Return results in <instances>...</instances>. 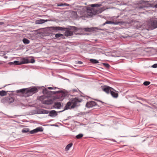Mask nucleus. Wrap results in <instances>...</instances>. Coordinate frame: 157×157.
<instances>
[{
	"label": "nucleus",
	"mask_w": 157,
	"mask_h": 157,
	"mask_svg": "<svg viewBox=\"0 0 157 157\" xmlns=\"http://www.w3.org/2000/svg\"><path fill=\"white\" fill-rule=\"evenodd\" d=\"M145 2V1L140 0L138 1L137 3L138 5L142 4H144V3Z\"/></svg>",
	"instance_id": "obj_40"
},
{
	"label": "nucleus",
	"mask_w": 157,
	"mask_h": 157,
	"mask_svg": "<svg viewBox=\"0 0 157 157\" xmlns=\"http://www.w3.org/2000/svg\"><path fill=\"white\" fill-rule=\"evenodd\" d=\"M76 63L78 64H82L83 63V62L81 61H76Z\"/></svg>",
	"instance_id": "obj_50"
},
{
	"label": "nucleus",
	"mask_w": 157,
	"mask_h": 157,
	"mask_svg": "<svg viewBox=\"0 0 157 157\" xmlns=\"http://www.w3.org/2000/svg\"><path fill=\"white\" fill-rule=\"evenodd\" d=\"M9 96L3 98L1 102L4 103L10 104L12 103V106H17L19 105V102L15 100V98L11 96L13 95L12 93L9 94Z\"/></svg>",
	"instance_id": "obj_3"
},
{
	"label": "nucleus",
	"mask_w": 157,
	"mask_h": 157,
	"mask_svg": "<svg viewBox=\"0 0 157 157\" xmlns=\"http://www.w3.org/2000/svg\"><path fill=\"white\" fill-rule=\"evenodd\" d=\"M122 37L124 38H126L127 37V36H122Z\"/></svg>",
	"instance_id": "obj_60"
},
{
	"label": "nucleus",
	"mask_w": 157,
	"mask_h": 157,
	"mask_svg": "<svg viewBox=\"0 0 157 157\" xmlns=\"http://www.w3.org/2000/svg\"><path fill=\"white\" fill-rule=\"evenodd\" d=\"M63 124L66 125H69V124L67 123H63Z\"/></svg>",
	"instance_id": "obj_56"
},
{
	"label": "nucleus",
	"mask_w": 157,
	"mask_h": 157,
	"mask_svg": "<svg viewBox=\"0 0 157 157\" xmlns=\"http://www.w3.org/2000/svg\"><path fill=\"white\" fill-rule=\"evenodd\" d=\"M27 88L21 89L20 90H16V92L17 93H21L22 94H26L27 96L28 95V93L27 92Z\"/></svg>",
	"instance_id": "obj_19"
},
{
	"label": "nucleus",
	"mask_w": 157,
	"mask_h": 157,
	"mask_svg": "<svg viewBox=\"0 0 157 157\" xmlns=\"http://www.w3.org/2000/svg\"><path fill=\"white\" fill-rule=\"evenodd\" d=\"M66 107V105H65V106L64 107V109L62 110V111H58L57 112V113H61V112H63V111H64L65 110H67V109H65V108Z\"/></svg>",
	"instance_id": "obj_49"
},
{
	"label": "nucleus",
	"mask_w": 157,
	"mask_h": 157,
	"mask_svg": "<svg viewBox=\"0 0 157 157\" xmlns=\"http://www.w3.org/2000/svg\"><path fill=\"white\" fill-rule=\"evenodd\" d=\"M7 85H5V86H4L3 87H2V88H1V89L2 88H3L4 87H5V86H6Z\"/></svg>",
	"instance_id": "obj_62"
},
{
	"label": "nucleus",
	"mask_w": 157,
	"mask_h": 157,
	"mask_svg": "<svg viewBox=\"0 0 157 157\" xmlns=\"http://www.w3.org/2000/svg\"><path fill=\"white\" fill-rule=\"evenodd\" d=\"M24 44H27L30 43V40L26 38H24L22 40Z\"/></svg>",
	"instance_id": "obj_24"
},
{
	"label": "nucleus",
	"mask_w": 157,
	"mask_h": 157,
	"mask_svg": "<svg viewBox=\"0 0 157 157\" xmlns=\"http://www.w3.org/2000/svg\"><path fill=\"white\" fill-rule=\"evenodd\" d=\"M85 107L87 108H90L95 107L94 109H100L101 107L98 105L97 102L93 101H87Z\"/></svg>",
	"instance_id": "obj_10"
},
{
	"label": "nucleus",
	"mask_w": 157,
	"mask_h": 157,
	"mask_svg": "<svg viewBox=\"0 0 157 157\" xmlns=\"http://www.w3.org/2000/svg\"><path fill=\"white\" fill-rule=\"evenodd\" d=\"M102 63L107 69L109 68L110 67L109 64L107 63Z\"/></svg>",
	"instance_id": "obj_35"
},
{
	"label": "nucleus",
	"mask_w": 157,
	"mask_h": 157,
	"mask_svg": "<svg viewBox=\"0 0 157 157\" xmlns=\"http://www.w3.org/2000/svg\"><path fill=\"white\" fill-rule=\"evenodd\" d=\"M78 89H72V90H70V91H69V93L71 94L72 93H74V92H78Z\"/></svg>",
	"instance_id": "obj_37"
},
{
	"label": "nucleus",
	"mask_w": 157,
	"mask_h": 157,
	"mask_svg": "<svg viewBox=\"0 0 157 157\" xmlns=\"http://www.w3.org/2000/svg\"><path fill=\"white\" fill-rule=\"evenodd\" d=\"M101 6V4L95 3L90 5V7H86V11L88 13V15H89V16H90L91 17H92L93 15H95L96 14H98L100 13H101L103 11V10H97L94 8L98 7Z\"/></svg>",
	"instance_id": "obj_2"
},
{
	"label": "nucleus",
	"mask_w": 157,
	"mask_h": 157,
	"mask_svg": "<svg viewBox=\"0 0 157 157\" xmlns=\"http://www.w3.org/2000/svg\"><path fill=\"white\" fill-rule=\"evenodd\" d=\"M137 99H138L141 100H143V98H140V97H137Z\"/></svg>",
	"instance_id": "obj_53"
},
{
	"label": "nucleus",
	"mask_w": 157,
	"mask_h": 157,
	"mask_svg": "<svg viewBox=\"0 0 157 157\" xmlns=\"http://www.w3.org/2000/svg\"><path fill=\"white\" fill-rule=\"evenodd\" d=\"M42 92L44 94H45L47 95H50V91H49L48 90V89L47 88H44L43 89H42ZM42 89H41V90Z\"/></svg>",
	"instance_id": "obj_22"
},
{
	"label": "nucleus",
	"mask_w": 157,
	"mask_h": 157,
	"mask_svg": "<svg viewBox=\"0 0 157 157\" xmlns=\"http://www.w3.org/2000/svg\"><path fill=\"white\" fill-rule=\"evenodd\" d=\"M65 91L61 90L60 91H62L60 92V93L61 94H59V96L61 98V101H62L66 97L68 98L69 95H71L72 96V97H75V96L74 95H72L70 94L69 91H66L64 90Z\"/></svg>",
	"instance_id": "obj_12"
},
{
	"label": "nucleus",
	"mask_w": 157,
	"mask_h": 157,
	"mask_svg": "<svg viewBox=\"0 0 157 157\" xmlns=\"http://www.w3.org/2000/svg\"><path fill=\"white\" fill-rule=\"evenodd\" d=\"M92 110H90L89 111L86 112H80L79 113H78V114L81 115H86L88 114L89 113H90L91 112Z\"/></svg>",
	"instance_id": "obj_32"
},
{
	"label": "nucleus",
	"mask_w": 157,
	"mask_h": 157,
	"mask_svg": "<svg viewBox=\"0 0 157 157\" xmlns=\"http://www.w3.org/2000/svg\"><path fill=\"white\" fill-rule=\"evenodd\" d=\"M150 83L151 82L149 81H145L144 82L143 84L144 86H147L149 85Z\"/></svg>",
	"instance_id": "obj_38"
},
{
	"label": "nucleus",
	"mask_w": 157,
	"mask_h": 157,
	"mask_svg": "<svg viewBox=\"0 0 157 157\" xmlns=\"http://www.w3.org/2000/svg\"><path fill=\"white\" fill-rule=\"evenodd\" d=\"M21 132L24 133L29 132V128H24L22 130Z\"/></svg>",
	"instance_id": "obj_33"
},
{
	"label": "nucleus",
	"mask_w": 157,
	"mask_h": 157,
	"mask_svg": "<svg viewBox=\"0 0 157 157\" xmlns=\"http://www.w3.org/2000/svg\"><path fill=\"white\" fill-rule=\"evenodd\" d=\"M83 135L82 133H80L76 136V138L78 139L82 138L83 136Z\"/></svg>",
	"instance_id": "obj_34"
},
{
	"label": "nucleus",
	"mask_w": 157,
	"mask_h": 157,
	"mask_svg": "<svg viewBox=\"0 0 157 157\" xmlns=\"http://www.w3.org/2000/svg\"><path fill=\"white\" fill-rule=\"evenodd\" d=\"M37 133L36 129H34L30 131H29V134H33Z\"/></svg>",
	"instance_id": "obj_41"
},
{
	"label": "nucleus",
	"mask_w": 157,
	"mask_h": 157,
	"mask_svg": "<svg viewBox=\"0 0 157 157\" xmlns=\"http://www.w3.org/2000/svg\"><path fill=\"white\" fill-rule=\"evenodd\" d=\"M10 92V91H6L4 90H2L1 91V96H4L6 95L8 92Z\"/></svg>",
	"instance_id": "obj_28"
},
{
	"label": "nucleus",
	"mask_w": 157,
	"mask_h": 157,
	"mask_svg": "<svg viewBox=\"0 0 157 157\" xmlns=\"http://www.w3.org/2000/svg\"><path fill=\"white\" fill-rule=\"evenodd\" d=\"M71 117V116H68L67 117V119L68 120L69 119L71 118V117Z\"/></svg>",
	"instance_id": "obj_55"
},
{
	"label": "nucleus",
	"mask_w": 157,
	"mask_h": 157,
	"mask_svg": "<svg viewBox=\"0 0 157 157\" xmlns=\"http://www.w3.org/2000/svg\"><path fill=\"white\" fill-rule=\"evenodd\" d=\"M4 23L3 22L1 21V25H2L3 24H4Z\"/></svg>",
	"instance_id": "obj_57"
},
{
	"label": "nucleus",
	"mask_w": 157,
	"mask_h": 157,
	"mask_svg": "<svg viewBox=\"0 0 157 157\" xmlns=\"http://www.w3.org/2000/svg\"><path fill=\"white\" fill-rule=\"evenodd\" d=\"M44 88V86H32L27 88V92L28 93L27 96H32L40 90L42 88Z\"/></svg>",
	"instance_id": "obj_6"
},
{
	"label": "nucleus",
	"mask_w": 157,
	"mask_h": 157,
	"mask_svg": "<svg viewBox=\"0 0 157 157\" xmlns=\"http://www.w3.org/2000/svg\"><path fill=\"white\" fill-rule=\"evenodd\" d=\"M8 64L10 65H12L14 64L13 63V62H10L8 63Z\"/></svg>",
	"instance_id": "obj_51"
},
{
	"label": "nucleus",
	"mask_w": 157,
	"mask_h": 157,
	"mask_svg": "<svg viewBox=\"0 0 157 157\" xmlns=\"http://www.w3.org/2000/svg\"><path fill=\"white\" fill-rule=\"evenodd\" d=\"M49 110H45L44 109L43 114H48V113Z\"/></svg>",
	"instance_id": "obj_46"
},
{
	"label": "nucleus",
	"mask_w": 157,
	"mask_h": 157,
	"mask_svg": "<svg viewBox=\"0 0 157 157\" xmlns=\"http://www.w3.org/2000/svg\"><path fill=\"white\" fill-rule=\"evenodd\" d=\"M4 55L5 54L3 52L1 51V56L2 57H3L7 59L8 57L7 56H4Z\"/></svg>",
	"instance_id": "obj_42"
},
{
	"label": "nucleus",
	"mask_w": 157,
	"mask_h": 157,
	"mask_svg": "<svg viewBox=\"0 0 157 157\" xmlns=\"http://www.w3.org/2000/svg\"><path fill=\"white\" fill-rule=\"evenodd\" d=\"M62 91L58 90L57 91H50V95H53L56 94H59L60 93V92H61Z\"/></svg>",
	"instance_id": "obj_31"
},
{
	"label": "nucleus",
	"mask_w": 157,
	"mask_h": 157,
	"mask_svg": "<svg viewBox=\"0 0 157 157\" xmlns=\"http://www.w3.org/2000/svg\"><path fill=\"white\" fill-rule=\"evenodd\" d=\"M78 33H75L76 35L77 34H82V33H81L80 32L84 31L86 32H98V30L105 31L107 29L105 28L102 29L99 28V27H92L90 28L87 27H78Z\"/></svg>",
	"instance_id": "obj_4"
},
{
	"label": "nucleus",
	"mask_w": 157,
	"mask_h": 157,
	"mask_svg": "<svg viewBox=\"0 0 157 157\" xmlns=\"http://www.w3.org/2000/svg\"><path fill=\"white\" fill-rule=\"evenodd\" d=\"M110 94L114 98H117L118 96V94L116 92V91L112 90L111 91Z\"/></svg>",
	"instance_id": "obj_20"
},
{
	"label": "nucleus",
	"mask_w": 157,
	"mask_h": 157,
	"mask_svg": "<svg viewBox=\"0 0 157 157\" xmlns=\"http://www.w3.org/2000/svg\"><path fill=\"white\" fill-rule=\"evenodd\" d=\"M112 141H113L116 142V141H115V140H113V139Z\"/></svg>",
	"instance_id": "obj_64"
},
{
	"label": "nucleus",
	"mask_w": 157,
	"mask_h": 157,
	"mask_svg": "<svg viewBox=\"0 0 157 157\" xmlns=\"http://www.w3.org/2000/svg\"><path fill=\"white\" fill-rule=\"evenodd\" d=\"M48 116L51 117H53L56 116L58 115L57 112L56 110H52L50 111H49Z\"/></svg>",
	"instance_id": "obj_17"
},
{
	"label": "nucleus",
	"mask_w": 157,
	"mask_h": 157,
	"mask_svg": "<svg viewBox=\"0 0 157 157\" xmlns=\"http://www.w3.org/2000/svg\"><path fill=\"white\" fill-rule=\"evenodd\" d=\"M69 101L65 104V109H71L75 108H77L80 105V104H78V103L81 102L83 101L82 99L76 97L75 98H69Z\"/></svg>",
	"instance_id": "obj_1"
},
{
	"label": "nucleus",
	"mask_w": 157,
	"mask_h": 157,
	"mask_svg": "<svg viewBox=\"0 0 157 157\" xmlns=\"http://www.w3.org/2000/svg\"><path fill=\"white\" fill-rule=\"evenodd\" d=\"M72 145L73 144L72 143H71L69 144L65 148V150L66 151H68L70 149V148L72 146Z\"/></svg>",
	"instance_id": "obj_25"
},
{
	"label": "nucleus",
	"mask_w": 157,
	"mask_h": 157,
	"mask_svg": "<svg viewBox=\"0 0 157 157\" xmlns=\"http://www.w3.org/2000/svg\"><path fill=\"white\" fill-rule=\"evenodd\" d=\"M44 126H55L56 127H59V126L56 124H46L44 125Z\"/></svg>",
	"instance_id": "obj_43"
},
{
	"label": "nucleus",
	"mask_w": 157,
	"mask_h": 157,
	"mask_svg": "<svg viewBox=\"0 0 157 157\" xmlns=\"http://www.w3.org/2000/svg\"><path fill=\"white\" fill-rule=\"evenodd\" d=\"M69 6V5L68 4L64 2L60 3L57 5L58 6Z\"/></svg>",
	"instance_id": "obj_26"
},
{
	"label": "nucleus",
	"mask_w": 157,
	"mask_h": 157,
	"mask_svg": "<svg viewBox=\"0 0 157 157\" xmlns=\"http://www.w3.org/2000/svg\"><path fill=\"white\" fill-rule=\"evenodd\" d=\"M78 90L80 92L81 94L80 95V97H84V98H85V97H87L88 98H90L91 99H92L93 100H94L95 101H98V102H100L101 103L104 105H104V104H108L106 103H105L102 101H101V100H99V99H95V98H92L89 96H87V95H84V94L82 93V92H81V91H80V90Z\"/></svg>",
	"instance_id": "obj_15"
},
{
	"label": "nucleus",
	"mask_w": 157,
	"mask_h": 157,
	"mask_svg": "<svg viewBox=\"0 0 157 157\" xmlns=\"http://www.w3.org/2000/svg\"><path fill=\"white\" fill-rule=\"evenodd\" d=\"M47 88L49 90H55L56 89H60V88H59L57 87H47Z\"/></svg>",
	"instance_id": "obj_39"
},
{
	"label": "nucleus",
	"mask_w": 157,
	"mask_h": 157,
	"mask_svg": "<svg viewBox=\"0 0 157 157\" xmlns=\"http://www.w3.org/2000/svg\"><path fill=\"white\" fill-rule=\"evenodd\" d=\"M21 64H23L26 63H29V59L26 57H23L21 59Z\"/></svg>",
	"instance_id": "obj_21"
},
{
	"label": "nucleus",
	"mask_w": 157,
	"mask_h": 157,
	"mask_svg": "<svg viewBox=\"0 0 157 157\" xmlns=\"http://www.w3.org/2000/svg\"><path fill=\"white\" fill-rule=\"evenodd\" d=\"M78 27L74 26H69L67 27H65L64 29V36H68L73 35V33H78Z\"/></svg>",
	"instance_id": "obj_5"
},
{
	"label": "nucleus",
	"mask_w": 157,
	"mask_h": 157,
	"mask_svg": "<svg viewBox=\"0 0 157 157\" xmlns=\"http://www.w3.org/2000/svg\"><path fill=\"white\" fill-rule=\"evenodd\" d=\"M137 102H138L139 103H140L142 105H143V104L142 103H141L139 101H137Z\"/></svg>",
	"instance_id": "obj_59"
},
{
	"label": "nucleus",
	"mask_w": 157,
	"mask_h": 157,
	"mask_svg": "<svg viewBox=\"0 0 157 157\" xmlns=\"http://www.w3.org/2000/svg\"><path fill=\"white\" fill-rule=\"evenodd\" d=\"M52 120H50V121H49L48 122H50V121H52Z\"/></svg>",
	"instance_id": "obj_63"
},
{
	"label": "nucleus",
	"mask_w": 157,
	"mask_h": 157,
	"mask_svg": "<svg viewBox=\"0 0 157 157\" xmlns=\"http://www.w3.org/2000/svg\"><path fill=\"white\" fill-rule=\"evenodd\" d=\"M37 133L38 132H42L43 131L44 128L41 126L38 127L36 128Z\"/></svg>",
	"instance_id": "obj_27"
},
{
	"label": "nucleus",
	"mask_w": 157,
	"mask_h": 157,
	"mask_svg": "<svg viewBox=\"0 0 157 157\" xmlns=\"http://www.w3.org/2000/svg\"><path fill=\"white\" fill-rule=\"evenodd\" d=\"M46 36H49L52 37V39H58L59 40L60 38H65L64 35L63 34L58 33L56 34L50 32H47L46 33Z\"/></svg>",
	"instance_id": "obj_11"
},
{
	"label": "nucleus",
	"mask_w": 157,
	"mask_h": 157,
	"mask_svg": "<svg viewBox=\"0 0 157 157\" xmlns=\"http://www.w3.org/2000/svg\"><path fill=\"white\" fill-rule=\"evenodd\" d=\"M37 109L36 110H33V112L34 114H36V113H35L37 112Z\"/></svg>",
	"instance_id": "obj_52"
},
{
	"label": "nucleus",
	"mask_w": 157,
	"mask_h": 157,
	"mask_svg": "<svg viewBox=\"0 0 157 157\" xmlns=\"http://www.w3.org/2000/svg\"><path fill=\"white\" fill-rule=\"evenodd\" d=\"M56 99H59V101H61V98L59 94L58 95L53 96V98L52 100L53 101V100H56Z\"/></svg>",
	"instance_id": "obj_30"
},
{
	"label": "nucleus",
	"mask_w": 157,
	"mask_h": 157,
	"mask_svg": "<svg viewBox=\"0 0 157 157\" xmlns=\"http://www.w3.org/2000/svg\"><path fill=\"white\" fill-rule=\"evenodd\" d=\"M124 22L123 21H113L111 20H107L105 23H103L101 25H100L99 26V27H101L102 26H103L106 24H114L115 25H123Z\"/></svg>",
	"instance_id": "obj_13"
},
{
	"label": "nucleus",
	"mask_w": 157,
	"mask_h": 157,
	"mask_svg": "<svg viewBox=\"0 0 157 157\" xmlns=\"http://www.w3.org/2000/svg\"><path fill=\"white\" fill-rule=\"evenodd\" d=\"M152 67L153 68H157V63H155L152 66Z\"/></svg>",
	"instance_id": "obj_48"
},
{
	"label": "nucleus",
	"mask_w": 157,
	"mask_h": 157,
	"mask_svg": "<svg viewBox=\"0 0 157 157\" xmlns=\"http://www.w3.org/2000/svg\"><path fill=\"white\" fill-rule=\"evenodd\" d=\"M41 109H37V112L35 113L37 114H41Z\"/></svg>",
	"instance_id": "obj_45"
},
{
	"label": "nucleus",
	"mask_w": 157,
	"mask_h": 157,
	"mask_svg": "<svg viewBox=\"0 0 157 157\" xmlns=\"http://www.w3.org/2000/svg\"><path fill=\"white\" fill-rule=\"evenodd\" d=\"M145 2L144 3V4L146 5L147 6H146V7H152V6L153 5V4H150L148 3L149 1H145Z\"/></svg>",
	"instance_id": "obj_29"
},
{
	"label": "nucleus",
	"mask_w": 157,
	"mask_h": 157,
	"mask_svg": "<svg viewBox=\"0 0 157 157\" xmlns=\"http://www.w3.org/2000/svg\"><path fill=\"white\" fill-rule=\"evenodd\" d=\"M154 7L155 8H157V4L154 5Z\"/></svg>",
	"instance_id": "obj_58"
},
{
	"label": "nucleus",
	"mask_w": 157,
	"mask_h": 157,
	"mask_svg": "<svg viewBox=\"0 0 157 157\" xmlns=\"http://www.w3.org/2000/svg\"><path fill=\"white\" fill-rule=\"evenodd\" d=\"M102 90L107 94H109L110 93L111 91L112 90H115L113 88L109 86L105 85L103 86H101Z\"/></svg>",
	"instance_id": "obj_14"
},
{
	"label": "nucleus",
	"mask_w": 157,
	"mask_h": 157,
	"mask_svg": "<svg viewBox=\"0 0 157 157\" xmlns=\"http://www.w3.org/2000/svg\"><path fill=\"white\" fill-rule=\"evenodd\" d=\"M90 63L92 64H96L99 63L98 60L95 59H89Z\"/></svg>",
	"instance_id": "obj_23"
},
{
	"label": "nucleus",
	"mask_w": 157,
	"mask_h": 157,
	"mask_svg": "<svg viewBox=\"0 0 157 157\" xmlns=\"http://www.w3.org/2000/svg\"><path fill=\"white\" fill-rule=\"evenodd\" d=\"M50 97L49 96H45L44 95L41 96L39 97L38 100L40 101L43 104L48 105H51L53 103L52 99L44 100V99L46 98H48Z\"/></svg>",
	"instance_id": "obj_9"
},
{
	"label": "nucleus",
	"mask_w": 157,
	"mask_h": 157,
	"mask_svg": "<svg viewBox=\"0 0 157 157\" xmlns=\"http://www.w3.org/2000/svg\"><path fill=\"white\" fill-rule=\"evenodd\" d=\"M67 120V118L66 119H63V121H66Z\"/></svg>",
	"instance_id": "obj_61"
},
{
	"label": "nucleus",
	"mask_w": 157,
	"mask_h": 157,
	"mask_svg": "<svg viewBox=\"0 0 157 157\" xmlns=\"http://www.w3.org/2000/svg\"><path fill=\"white\" fill-rule=\"evenodd\" d=\"M35 60L34 58H32L30 59V60L29 59V63H34L35 62Z\"/></svg>",
	"instance_id": "obj_44"
},
{
	"label": "nucleus",
	"mask_w": 157,
	"mask_h": 157,
	"mask_svg": "<svg viewBox=\"0 0 157 157\" xmlns=\"http://www.w3.org/2000/svg\"><path fill=\"white\" fill-rule=\"evenodd\" d=\"M51 20H45V19H38L35 22L36 24H40L44 23L45 22L47 21H50Z\"/></svg>",
	"instance_id": "obj_18"
},
{
	"label": "nucleus",
	"mask_w": 157,
	"mask_h": 157,
	"mask_svg": "<svg viewBox=\"0 0 157 157\" xmlns=\"http://www.w3.org/2000/svg\"><path fill=\"white\" fill-rule=\"evenodd\" d=\"M146 7V6L145 5H141L139 6V8L140 9H142Z\"/></svg>",
	"instance_id": "obj_47"
},
{
	"label": "nucleus",
	"mask_w": 157,
	"mask_h": 157,
	"mask_svg": "<svg viewBox=\"0 0 157 157\" xmlns=\"http://www.w3.org/2000/svg\"><path fill=\"white\" fill-rule=\"evenodd\" d=\"M50 32L55 33H63L65 29V27L61 26H51L47 28Z\"/></svg>",
	"instance_id": "obj_8"
},
{
	"label": "nucleus",
	"mask_w": 157,
	"mask_h": 157,
	"mask_svg": "<svg viewBox=\"0 0 157 157\" xmlns=\"http://www.w3.org/2000/svg\"><path fill=\"white\" fill-rule=\"evenodd\" d=\"M21 61H18L15 60L13 61L14 65H21Z\"/></svg>",
	"instance_id": "obj_36"
},
{
	"label": "nucleus",
	"mask_w": 157,
	"mask_h": 157,
	"mask_svg": "<svg viewBox=\"0 0 157 157\" xmlns=\"http://www.w3.org/2000/svg\"><path fill=\"white\" fill-rule=\"evenodd\" d=\"M146 29L152 30L157 28V20H151L148 21L146 25Z\"/></svg>",
	"instance_id": "obj_7"
},
{
	"label": "nucleus",
	"mask_w": 157,
	"mask_h": 157,
	"mask_svg": "<svg viewBox=\"0 0 157 157\" xmlns=\"http://www.w3.org/2000/svg\"><path fill=\"white\" fill-rule=\"evenodd\" d=\"M41 114H43V112H44V109H41Z\"/></svg>",
	"instance_id": "obj_54"
},
{
	"label": "nucleus",
	"mask_w": 157,
	"mask_h": 157,
	"mask_svg": "<svg viewBox=\"0 0 157 157\" xmlns=\"http://www.w3.org/2000/svg\"><path fill=\"white\" fill-rule=\"evenodd\" d=\"M63 107V105L61 102H54L53 105L52 106L51 109H61Z\"/></svg>",
	"instance_id": "obj_16"
}]
</instances>
